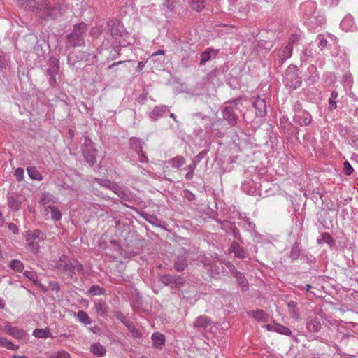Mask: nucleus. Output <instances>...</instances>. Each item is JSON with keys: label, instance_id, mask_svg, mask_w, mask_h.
<instances>
[{"label": "nucleus", "instance_id": "1", "mask_svg": "<svg viewBox=\"0 0 358 358\" xmlns=\"http://www.w3.org/2000/svg\"><path fill=\"white\" fill-rule=\"evenodd\" d=\"M68 10V6L65 3H57L55 6H51L48 0H42L36 3L34 11L41 19L55 20Z\"/></svg>", "mask_w": 358, "mask_h": 358}, {"label": "nucleus", "instance_id": "2", "mask_svg": "<svg viewBox=\"0 0 358 358\" xmlns=\"http://www.w3.org/2000/svg\"><path fill=\"white\" fill-rule=\"evenodd\" d=\"M243 97L229 100L226 102V106L222 110V115L223 119L227 122L230 127L236 125L238 120L237 112H241L239 105L241 104Z\"/></svg>", "mask_w": 358, "mask_h": 358}, {"label": "nucleus", "instance_id": "3", "mask_svg": "<svg viewBox=\"0 0 358 358\" xmlns=\"http://www.w3.org/2000/svg\"><path fill=\"white\" fill-rule=\"evenodd\" d=\"M129 34L120 20H113V50L120 55L122 48H126L129 43Z\"/></svg>", "mask_w": 358, "mask_h": 358}, {"label": "nucleus", "instance_id": "4", "mask_svg": "<svg viewBox=\"0 0 358 358\" xmlns=\"http://www.w3.org/2000/svg\"><path fill=\"white\" fill-rule=\"evenodd\" d=\"M87 30V24L84 22L74 24L72 32L66 36L67 42L72 47L83 46Z\"/></svg>", "mask_w": 358, "mask_h": 358}, {"label": "nucleus", "instance_id": "5", "mask_svg": "<svg viewBox=\"0 0 358 358\" xmlns=\"http://www.w3.org/2000/svg\"><path fill=\"white\" fill-rule=\"evenodd\" d=\"M26 248L31 253L37 255L40 250V242L45 238L44 234L39 229L28 230L24 234Z\"/></svg>", "mask_w": 358, "mask_h": 358}, {"label": "nucleus", "instance_id": "6", "mask_svg": "<svg viewBox=\"0 0 358 358\" xmlns=\"http://www.w3.org/2000/svg\"><path fill=\"white\" fill-rule=\"evenodd\" d=\"M57 268L64 272L69 277L73 278L76 273H81L83 271V266L76 259L71 261L66 256H62L59 258L56 264Z\"/></svg>", "mask_w": 358, "mask_h": 358}, {"label": "nucleus", "instance_id": "7", "mask_svg": "<svg viewBox=\"0 0 358 358\" xmlns=\"http://www.w3.org/2000/svg\"><path fill=\"white\" fill-rule=\"evenodd\" d=\"M283 82L292 90H296L301 85L302 77L299 76L296 66L291 64L287 67L284 74Z\"/></svg>", "mask_w": 358, "mask_h": 358}, {"label": "nucleus", "instance_id": "8", "mask_svg": "<svg viewBox=\"0 0 358 358\" xmlns=\"http://www.w3.org/2000/svg\"><path fill=\"white\" fill-rule=\"evenodd\" d=\"M59 62V56L52 55L48 59V68L45 70V73L48 76V83L51 87H55L57 85L56 76L60 70Z\"/></svg>", "mask_w": 358, "mask_h": 358}, {"label": "nucleus", "instance_id": "9", "mask_svg": "<svg viewBox=\"0 0 358 358\" xmlns=\"http://www.w3.org/2000/svg\"><path fill=\"white\" fill-rule=\"evenodd\" d=\"M326 314L320 310L317 315L308 316L306 320V329L309 333H318L322 324H324V320L326 319Z\"/></svg>", "mask_w": 358, "mask_h": 358}, {"label": "nucleus", "instance_id": "10", "mask_svg": "<svg viewBox=\"0 0 358 358\" xmlns=\"http://www.w3.org/2000/svg\"><path fill=\"white\" fill-rule=\"evenodd\" d=\"M96 152L97 150L92 140L88 136H85L82 144V153L87 163L91 166L96 163Z\"/></svg>", "mask_w": 358, "mask_h": 358}, {"label": "nucleus", "instance_id": "11", "mask_svg": "<svg viewBox=\"0 0 358 358\" xmlns=\"http://www.w3.org/2000/svg\"><path fill=\"white\" fill-rule=\"evenodd\" d=\"M160 282L166 286L179 287L185 284V278L179 275L164 274L160 275Z\"/></svg>", "mask_w": 358, "mask_h": 358}, {"label": "nucleus", "instance_id": "12", "mask_svg": "<svg viewBox=\"0 0 358 358\" xmlns=\"http://www.w3.org/2000/svg\"><path fill=\"white\" fill-rule=\"evenodd\" d=\"M220 223L221 224V228L222 229L224 230L226 232H231L232 236L239 241L240 242H242V238L240 234L239 229L236 227L234 222H230V221H220Z\"/></svg>", "mask_w": 358, "mask_h": 358}, {"label": "nucleus", "instance_id": "13", "mask_svg": "<svg viewBox=\"0 0 358 358\" xmlns=\"http://www.w3.org/2000/svg\"><path fill=\"white\" fill-rule=\"evenodd\" d=\"M327 36L329 38V41L327 38H324V35L320 34L317 39L319 41L318 46L320 48L321 50L325 48H331V46L338 47V39L334 36L328 34Z\"/></svg>", "mask_w": 358, "mask_h": 358}, {"label": "nucleus", "instance_id": "14", "mask_svg": "<svg viewBox=\"0 0 358 358\" xmlns=\"http://www.w3.org/2000/svg\"><path fill=\"white\" fill-rule=\"evenodd\" d=\"M212 320L206 315H200L194 322V328L197 331H208V329L210 327Z\"/></svg>", "mask_w": 358, "mask_h": 358}, {"label": "nucleus", "instance_id": "15", "mask_svg": "<svg viewBox=\"0 0 358 358\" xmlns=\"http://www.w3.org/2000/svg\"><path fill=\"white\" fill-rule=\"evenodd\" d=\"M4 330L10 336L18 340L23 339L27 335L25 330L20 329L17 327H13L8 322L5 323Z\"/></svg>", "mask_w": 358, "mask_h": 358}, {"label": "nucleus", "instance_id": "16", "mask_svg": "<svg viewBox=\"0 0 358 358\" xmlns=\"http://www.w3.org/2000/svg\"><path fill=\"white\" fill-rule=\"evenodd\" d=\"M252 106L255 109V114L257 117H263L266 114V105L264 99L261 98L259 96L255 97L252 103Z\"/></svg>", "mask_w": 358, "mask_h": 358}, {"label": "nucleus", "instance_id": "17", "mask_svg": "<svg viewBox=\"0 0 358 358\" xmlns=\"http://www.w3.org/2000/svg\"><path fill=\"white\" fill-rule=\"evenodd\" d=\"M312 120V116L308 111H304L301 114L299 113L293 116V122L301 127L310 125Z\"/></svg>", "mask_w": 358, "mask_h": 358}, {"label": "nucleus", "instance_id": "18", "mask_svg": "<svg viewBox=\"0 0 358 358\" xmlns=\"http://www.w3.org/2000/svg\"><path fill=\"white\" fill-rule=\"evenodd\" d=\"M300 9L303 14L310 19L314 14H316V3L313 1H307L301 5Z\"/></svg>", "mask_w": 358, "mask_h": 358}, {"label": "nucleus", "instance_id": "19", "mask_svg": "<svg viewBox=\"0 0 358 358\" xmlns=\"http://www.w3.org/2000/svg\"><path fill=\"white\" fill-rule=\"evenodd\" d=\"M242 243L243 241L240 242L238 240L233 241L229 248V252L234 253L236 257L244 259L245 257V251L243 248L240 246V243Z\"/></svg>", "mask_w": 358, "mask_h": 358}, {"label": "nucleus", "instance_id": "20", "mask_svg": "<svg viewBox=\"0 0 358 358\" xmlns=\"http://www.w3.org/2000/svg\"><path fill=\"white\" fill-rule=\"evenodd\" d=\"M58 198L55 196L50 192H43L39 199V204L43 206V210L46 209V206H52L51 203H57Z\"/></svg>", "mask_w": 358, "mask_h": 358}, {"label": "nucleus", "instance_id": "21", "mask_svg": "<svg viewBox=\"0 0 358 358\" xmlns=\"http://www.w3.org/2000/svg\"><path fill=\"white\" fill-rule=\"evenodd\" d=\"M266 328L269 331L277 332L282 335L290 336L292 334L291 330L288 327L278 323L267 324Z\"/></svg>", "mask_w": 358, "mask_h": 358}, {"label": "nucleus", "instance_id": "22", "mask_svg": "<svg viewBox=\"0 0 358 358\" xmlns=\"http://www.w3.org/2000/svg\"><path fill=\"white\" fill-rule=\"evenodd\" d=\"M50 212L51 219L55 222H58L62 219V213L61 210L55 206H46V209L43 210L44 216L48 215V213Z\"/></svg>", "mask_w": 358, "mask_h": 358}, {"label": "nucleus", "instance_id": "23", "mask_svg": "<svg viewBox=\"0 0 358 358\" xmlns=\"http://www.w3.org/2000/svg\"><path fill=\"white\" fill-rule=\"evenodd\" d=\"M206 269H208V274L211 278H220L221 270L223 269V267L222 266L220 268V266L215 262L211 260L210 264L207 266Z\"/></svg>", "mask_w": 358, "mask_h": 358}, {"label": "nucleus", "instance_id": "24", "mask_svg": "<svg viewBox=\"0 0 358 358\" xmlns=\"http://www.w3.org/2000/svg\"><path fill=\"white\" fill-rule=\"evenodd\" d=\"M169 111V108L166 105L157 106L150 112L149 117L153 120H157L162 117L164 114Z\"/></svg>", "mask_w": 358, "mask_h": 358}, {"label": "nucleus", "instance_id": "25", "mask_svg": "<svg viewBox=\"0 0 358 358\" xmlns=\"http://www.w3.org/2000/svg\"><path fill=\"white\" fill-rule=\"evenodd\" d=\"M187 257L185 255H178L173 264L174 269L178 272H181L187 266Z\"/></svg>", "mask_w": 358, "mask_h": 358}, {"label": "nucleus", "instance_id": "26", "mask_svg": "<svg viewBox=\"0 0 358 358\" xmlns=\"http://www.w3.org/2000/svg\"><path fill=\"white\" fill-rule=\"evenodd\" d=\"M151 338L152 340V347L156 349H162L165 343L164 336L159 332H155L152 334Z\"/></svg>", "mask_w": 358, "mask_h": 358}, {"label": "nucleus", "instance_id": "27", "mask_svg": "<svg viewBox=\"0 0 358 358\" xmlns=\"http://www.w3.org/2000/svg\"><path fill=\"white\" fill-rule=\"evenodd\" d=\"M233 277H234L236 279V281L240 285L241 290L243 292H246L248 290L249 283L247 279L245 278V275L243 273L239 271Z\"/></svg>", "mask_w": 358, "mask_h": 358}, {"label": "nucleus", "instance_id": "28", "mask_svg": "<svg viewBox=\"0 0 358 358\" xmlns=\"http://www.w3.org/2000/svg\"><path fill=\"white\" fill-rule=\"evenodd\" d=\"M218 50L208 49L203 52L200 55V64L203 65L206 62L209 61L212 57H215Z\"/></svg>", "mask_w": 358, "mask_h": 358}, {"label": "nucleus", "instance_id": "29", "mask_svg": "<svg viewBox=\"0 0 358 358\" xmlns=\"http://www.w3.org/2000/svg\"><path fill=\"white\" fill-rule=\"evenodd\" d=\"M167 163L173 168L179 169L186 163V159L184 157L179 155L169 159Z\"/></svg>", "mask_w": 358, "mask_h": 358}, {"label": "nucleus", "instance_id": "30", "mask_svg": "<svg viewBox=\"0 0 358 358\" xmlns=\"http://www.w3.org/2000/svg\"><path fill=\"white\" fill-rule=\"evenodd\" d=\"M251 315L257 321L265 322L268 320V315L262 309L251 311Z\"/></svg>", "mask_w": 358, "mask_h": 358}, {"label": "nucleus", "instance_id": "31", "mask_svg": "<svg viewBox=\"0 0 358 358\" xmlns=\"http://www.w3.org/2000/svg\"><path fill=\"white\" fill-rule=\"evenodd\" d=\"M27 173H28L29 178H31L32 180L41 181L43 178L42 174L35 166L27 167Z\"/></svg>", "mask_w": 358, "mask_h": 358}, {"label": "nucleus", "instance_id": "32", "mask_svg": "<svg viewBox=\"0 0 358 358\" xmlns=\"http://www.w3.org/2000/svg\"><path fill=\"white\" fill-rule=\"evenodd\" d=\"M194 263L198 265H202L205 268H207V266L210 264L211 259L206 257L204 254L200 253L197 255L196 257L192 259Z\"/></svg>", "mask_w": 358, "mask_h": 358}, {"label": "nucleus", "instance_id": "33", "mask_svg": "<svg viewBox=\"0 0 358 358\" xmlns=\"http://www.w3.org/2000/svg\"><path fill=\"white\" fill-rule=\"evenodd\" d=\"M90 350L94 355L99 357L103 356L106 352L105 347L99 343H94L92 344L90 346Z\"/></svg>", "mask_w": 358, "mask_h": 358}, {"label": "nucleus", "instance_id": "34", "mask_svg": "<svg viewBox=\"0 0 358 358\" xmlns=\"http://www.w3.org/2000/svg\"><path fill=\"white\" fill-rule=\"evenodd\" d=\"M33 336L36 338H48L52 337L49 328L36 329L33 331Z\"/></svg>", "mask_w": 358, "mask_h": 358}, {"label": "nucleus", "instance_id": "35", "mask_svg": "<svg viewBox=\"0 0 358 358\" xmlns=\"http://www.w3.org/2000/svg\"><path fill=\"white\" fill-rule=\"evenodd\" d=\"M23 275L26 278H27L28 279L31 280L34 283L35 285L40 287L41 289H43V286L38 280V275L35 272L31 271H25L23 273Z\"/></svg>", "mask_w": 358, "mask_h": 358}, {"label": "nucleus", "instance_id": "36", "mask_svg": "<svg viewBox=\"0 0 358 358\" xmlns=\"http://www.w3.org/2000/svg\"><path fill=\"white\" fill-rule=\"evenodd\" d=\"M8 207L12 210L17 211L21 208L22 202L16 197L11 196H9L8 199Z\"/></svg>", "mask_w": 358, "mask_h": 358}, {"label": "nucleus", "instance_id": "37", "mask_svg": "<svg viewBox=\"0 0 358 358\" xmlns=\"http://www.w3.org/2000/svg\"><path fill=\"white\" fill-rule=\"evenodd\" d=\"M113 193H115L122 201H127L129 196L127 191L113 183Z\"/></svg>", "mask_w": 358, "mask_h": 358}, {"label": "nucleus", "instance_id": "38", "mask_svg": "<svg viewBox=\"0 0 358 358\" xmlns=\"http://www.w3.org/2000/svg\"><path fill=\"white\" fill-rule=\"evenodd\" d=\"M301 254V250L299 248V243L298 242H295L291 249L289 258L292 262L296 260Z\"/></svg>", "mask_w": 358, "mask_h": 358}, {"label": "nucleus", "instance_id": "39", "mask_svg": "<svg viewBox=\"0 0 358 358\" xmlns=\"http://www.w3.org/2000/svg\"><path fill=\"white\" fill-rule=\"evenodd\" d=\"M322 238L317 239V243L321 244L323 242L327 243L330 247L335 245V240L332 238L331 235L327 232H324L321 234Z\"/></svg>", "mask_w": 358, "mask_h": 358}, {"label": "nucleus", "instance_id": "40", "mask_svg": "<svg viewBox=\"0 0 358 358\" xmlns=\"http://www.w3.org/2000/svg\"><path fill=\"white\" fill-rule=\"evenodd\" d=\"M287 307L291 317L294 319H298L299 313L297 308V303L295 301H289L287 303Z\"/></svg>", "mask_w": 358, "mask_h": 358}, {"label": "nucleus", "instance_id": "41", "mask_svg": "<svg viewBox=\"0 0 358 358\" xmlns=\"http://www.w3.org/2000/svg\"><path fill=\"white\" fill-rule=\"evenodd\" d=\"M9 267L15 272L21 273L24 269L23 263L18 259H13L9 262Z\"/></svg>", "mask_w": 358, "mask_h": 358}, {"label": "nucleus", "instance_id": "42", "mask_svg": "<svg viewBox=\"0 0 358 358\" xmlns=\"http://www.w3.org/2000/svg\"><path fill=\"white\" fill-rule=\"evenodd\" d=\"M310 20L312 22H315L317 25H322L326 22L324 15L317 10L316 11V14H314Z\"/></svg>", "mask_w": 358, "mask_h": 358}, {"label": "nucleus", "instance_id": "43", "mask_svg": "<svg viewBox=\"0 0 358 358\" xmlns=\"http://www.w3.org/2000/svg\"><path fill=\"white\" fill-rule=\"evenodd\" d=\"M115 316L120 322H122L126 327H131V321L125 315L120 311L115 313Z\"/></svg>", "mask_w": 358, "mask_h": 358}, {"label": "nucleus", "instance_id": "44", "mask_svg": "<svg viewBox=\"0 0 358 358\" xmlns=\"http://www.w3.org/2000/svg\"><path fill=\"white\" fill-rule=\"evenodd\" d=\"M77 317L80 322L85 324H90L92 323V320L87 313L83 310H80L78 312Z\"/></svg>", "mask_w": 358, "mask_h": 358}, {"label": "nucleus", "instance_id": "45", "mask_svg": "<svg viewBox=\"0 0 358 358\" xmlns=\"http://www.w3.org/2000/svg\"><path fill=\"white\" fill-rule=\"evenodd\" d=\"M282 129L292 136H296L299 133V128L291 122H287L283 125Z\"/></svg>", "mask_w": 358, "mask_h": 358}, {"label": "nucleus", "instance_id": "46", "mask_svg": "<svg viewBox=\"0 0 358 358\" xmlns=\"http://www.w3.org/2000/svg\"><path fill=\"white\" fill-rule=\"evenodd\" d=\"M197 164L195 162H192L188 166H187L186 169L188 170L187 173L185 175V179L187 180H191L194 175V170L196 168Z\"/></svg>", "mask_w": 358, "mask_h": 358}, {"label": "nucleus", "instance_id": "47", "mask_svg": "<svg viewBox=\"0 0 358 358\" xmlns=\"http://www.w3.org/2000/svg\"><path fill=\"white\" fill-rule=\"evenodd\" d=\"M95 309L96 310V313L100 316L105 315L106 313V305L103 301H99L94 303Z\"/></svg>", "mask_w": 358, "mask_h": 358}, {"label": "nucleus", "instance_id": "48", "mask_svg": "<svg viewBox=\"0 0 358 358\" xmlns=\"http://www.w3.org/2000/svg\"><path fill=\"white\" fill-rule=\"evenodd\" d=\"M131 148L135 150H140L142 152V141L137 138H131L129 139Z\"/></svg>", "mask_w": 358, "mask_h": 358}, {"label": "nucleus", "instance_id": "49", "mask_svg": "<svg viewBox=\"0 0 358 358\" xmlns=\"http://www.w3.org/2000/svg\"><path fill=\"white\" fill-rule=\"evenodd\" d=\"M191 7L197 12L201 11L204 8V0H192Z\"/></svg>", "mask_w": 358, "mask_h": 358}, {"label": "nucleus", "instance_id": "50", "mask_svg": "<svg viewBox=\"0 0 358 358\" xmlns=\"http://www.w3.org/2000/svg\"><path fill=\"white\" fill-rule=\"evenodd\" d=\"M289 50H287V55H285V54H280L278 57V59L275 62V64H278V66H280L282 65V64L285 62V61L287 59H289L292 57V50L290 48H289Z\"/></svg>", "mask_w": 358, "mask_h": 358}, {"label": "nucleus", "instance_id": "51", "mask_svg": "<svg viewBox=\"0 0 358 358\" xmlns=\"http://www.w3.org/2000/svg\"><path fill=\"white\" fill-rule=\"evenodd\" d=\"M308 70L309 72H312V73H315V75L311 76L308 78V80H310L312 83H313L316 81L317 79L319 78V76L317 73V68L315 65L311 64L310 66H308Z\"/></svg>", "mask_w": 358, "mask_h": 358}, {"label": "nucleus", "instance_id": "52", "mask_svg": "<svg viewBox=\"0 0 358 358\" xmlns=\"http://www.w3.org/2000/svg\"><path fill=\"white\" fill-rule=\"evenodd\" d=\"M89 293L93 296L100 295L103 293V288L99 285H92L89 290Z\"/></svg>", "mask_w": 358, "mask_h": 358}, {"label": "nucleus", "instance_id": "53", "mask_svg": "<svg viewBox=\"0 0 358 358\" xmlns=\"http://www.w3.org/2000/svg\"><path fill=\"white\" fill-rule=\"evenodd\" d=\"M209 150L205 149L200 152H199L192 159L193 162H195L196 164H198L208 153Z\"/></svg>", "mask_w": 358, "mask_h": 358}, {"label": "nucleus", "instance_id": "54", "mask_svg": "<svg viewBox=\"0 0 358 358\" xmlns=\"http://www.w3.org/2000/svg\"><path fill=\"white\" fill-rule=\"evenodd\" d=\"M127 328L134 338L141 337V332L134 326L133 322H131V327Z\"/></svg>", "mask_w": 358, "mask_h": 358}, {"label": "nucleus", "instance_id": "55", "mask_svg": "<svg viewBox=\"0 0 358 358\" xmlns=\"http://www.w3.org/2000/svg\"><path fill=\"white\" fill-rule=\"evenodd\" d=\"M178 0H166L165 2L162 4L164 10H169L172 11L175 8V3Z\"/></svg>", "mask_w": 358, "mask_h": 358}, {"label": "nucleus", "instance_id": "56", "mask_svg": "<svg viewBox=\"0 0 358 358\" xmlns=\"http://www.w3.org/2000/svg\"><path fill=\"white\" fill-rule=\"evenodd\" d=\"M224 264L233 276L239 272L231 262L227 261Z\"/></svg>", "mask_w": 358, "mask_h": 358}, {"label": "nucleus", "instance_id": "57", "mask_svg": "<svg viewBox=\"0 0 358 358\" xmlns=\"http://www.w3.org/2000/svg\"><path fill=\"white\" fill-rule=\"evenodd\" d=\"M50 358H70V355L67 352L62 350L50 355Z\"/></svg>", "mask_w": 358, "mask_h": 358}, {"label": "nucleus", "instance_id": "58", "mask_svg": "<svg viewBox=\"0 0 358 358\" xmlns=\"http://www.w3.org/2000/svg\"><path fill=\"white\" fill-rule=\"evenodd\" d=\"M293 110H294V115H296V114H299V113L301 114V113H303L304 111H306V110H304L303 108L302 104H301V103L299 101H297L294 104Z\"/></svg>", "mask_w": 358, "mask_h": 358}, {"label": "nucleus", "instance_id": "59", "mask_svg": "<svg viewBox=\"0 0 358 358\" xmlns=\"http://www.w3.org/2000/svg\"><path fill=\"white\" fill-rule=\"evenodd\" d=\"M343 171L347 176H350L353 173L354 169L349 162H344Z\"/></svg>", "mask_w": 358, "mask_h": 358}, {"label": "nucleus", "instance_id": "60", "mask_svg": "<svg viewBox=\"0 0 358 358\" xmlns=\"http://www.w3.org/2000/svg\"><path fill=\"white\" fill-rule=\"evenodd\" d=\"M24 171L22 168L16 169L14 173V176L17 181L20 182L24 180Z\"/></svg>", "mask_w": 358, "mask_h": 358}, {"label": "nucleus", "instance_id": "61", "mask_svg": "<svg viewBox=\"0 0 358 358\" xmlns=\"http://www.w3.org/2000/svg\"><path fill=\"white\" fill-rule=\"evenodd\" d=\"M142 216L146 221L152 224H156L155 222L158 221L155 216L150 215L148 213H143Z\"/></svg>", "mask_w": 358, "mask_h": 358}, {"label": "nucleus", "instance_id": "62", "mask_svg": "<svg viewBox=\"0 0 358 358\" xmlns=\"http://www.w3.org/2000/svg\"><path fill=\"white\" fill-rule=\"evenodd\" d=\"M120 236L124 239V242L127 245H131V240L129 239L130 237L133 236V234H131L130 232L125 231V234H124V231H122Z\"/></svg>", "mask_w": 358, "mask_h": 358}, {"label": "nucleus", "instance_id": "63", "mask_svg": "<svg viewBox=\"0 0 358 358\" xmlns=\"http://www.w3.org/2000/svg\"><path fill=\"white\" fill-rule=\"evenodd\" d=\"M10 342L11 341L10 340H8L6 338L0 337V346L8 349Z\"/></svg>", "mask_w": 358, "mask_h": 358}, {"label": "nucleus", "instance_id": "64", "mask_svg": "<svg viewBox=\"0 0 358 358\" xmlns=\"http://www.w3.org/2000/svg\"><path fill=\"white\" fill-rule=\"evenodd\" d=\"M8 227L9 230H10L15 234H17L19 233V229H18L17 226L15 224L10 223L8 224Z\"/></svg>", "mask_w": 358, "mask_h": 358}]
</instances>
